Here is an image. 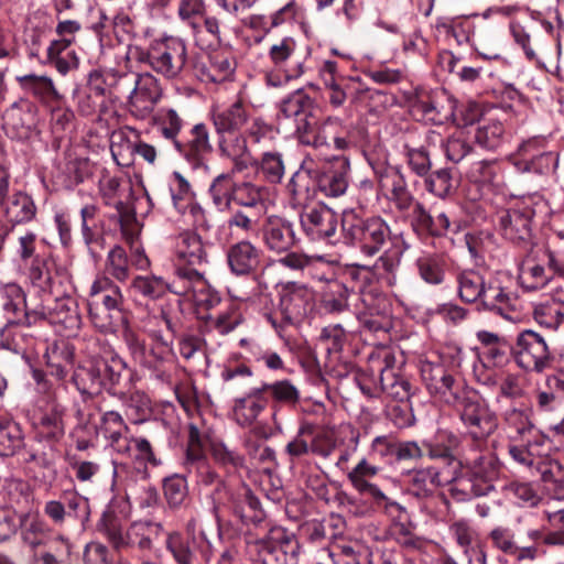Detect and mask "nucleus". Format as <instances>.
Segmentation results:
<instances>
[{
    "instance_id": "1",
    "label": "nucleus",
    "mask_w": 564,
    "mask_h": 564,
    "mask_svg": "<svg viewBox=\"0 0 564 564\" xmlns=\"http://www.w3.org/2000/svg\"><path fill=\"white\" fill-rule=\"evenodd\" d=\"M421 377L431 394L451 405L464 434L481 444L498 427V417L489 404L473 389L457 381L442 365L423 362Z\"/></svg>"
},
{
    "instance_id": "2",
    "label": "nucleus",
    "mask_w": 564,
    "mask_h": 564,
    "mask_svg": "<svg viewBox=\"0 0 564 564\" xmlns=\"http://www.w3.org/2000/svg\"><path fill=\"white\" fill-rule=\"evenodd\" d=\"M279 109L285 118H294V135L302 145L329 148L330 140L338 151H346L354 145L348 126L335 116L319 117L315 112L316 101L303 89H296L283 98Z\"/></svg>"
},
{
    "instance_id": "3",
    "label": "nucleus",
    "mask_w": 564,
    "mask_h": 564,
    "mask_svg": "<svg viewBox=\"0 0 564 564\" xmlns=\"http://www.w3.org/2000/svg\"><path fill=\"white\" fill-rule=\"evenodd\" d=\"M127 362L116 351L110 350L101 357H94L78 364L72 375V382L84 398H94L102 391L115 394Z\"/></svg>"
},
{
    "instance_id": "4",
    "label": "nucleus",
    "mask_w": 564,
    "mask_h": 564,
    "mask_svg": "<svg viewBox=\"0 0 564 564\" xmlns=\"http://www.w3.org/2000/svg\"><path fill=\"white\" fill-rule=\"evenodd\" d=\"M341 231L345 242L357 248L366 257L376 256L387 243L394 240L386 219L381 216L364 218L355 209L343 212Z\"/></svg>"
},
{
    "instance_id": "5",
    "label": "nucleus",
    "mask_w": 564,
    "mask_h": 564,
    "mask_svg": "<svg viewBox=\"0 0 564 564\" xmlns=\"http://www.w3.org/2000/svg\"><path fill=\"white\" fill-rule=\"evenodd\" d=\"M138 61L164 79H182L188 65L187 43L180 36L163 34L150 41L148 47L140 52Z\"/></svg>"
},
{
    "instance_id": "6",
    "label": "nucleus",
    "mask_w": 564,
    "mask_h": 564,
    "mask_svg": "<svg viewBox=\"0 0 564 564\" xmlns=\"http://www.w3.org/2000/svg\"><path fill=\"white\" fill-rule=\"evenodd\" d=\"M249 553L261 564H297L300 543L294 533L282 527H271L263 536L246 534Z\"/></svg>"
},
{
    "instance_id": "7",
    "label": "nucleus",
    "mask_w": 564,
    "mask_h": 564,
    "mask_svg": "<svg viewBox=\"0 0 564 564\" xmlns=\"http://www.w3.org/2000/svg\"><path fill=\"white\" fill-rule=\"evenodd\" d=\"M314 307V293L304 285L288 283L280 292L276 307L263 316L280 338H284L290 326L299 325Z\"/></svg>"
},
{
    "instance_id": "8",
    "label": "nucleus",
    "mask_w": 564,
    "mask_h": 564,
    "mask_svg": "<svg viewBox=\"0 0 564 564\" xmlns=\"http://www.w3.org/2000/svg\"><path fill=\"white\" fill-rule=\"evenodd\" d=\"M469 438L474 446L462 454V479L469 484L470 492L475 497L487 496L495 489L494 482L499 478L500 462L492 452L482 451L488 437L481 444Z\"/></svg>"
},
{
    "instance_id": "9",
    "label": "nucleus",
    "mask_w": 564,
    "mask_h": 564,
    "mask_svg": "<svg viewBox=\"0 0 564 564\" xmlns=\"http://www.w3.org/2000/svg\"><path fill=\"white\" fill-rule=\"evenodd\" d=\"M121 88L130 115L139 120L150 118L163 97L161 80L150 72H123Z\"/></svg>"
},
{
    "instance_id": "10",
    "label": "nucleus",
    "mask_w": 564,
    "mask_h": 564,
    "mask_svg": "<svg viewBox=\"0 0 564 564\" xmlns=\"http://www.w3.org/2000/svg\"><path fill=\"white\" fill-rule=\"evenodd\" d=\"M512 358L522 370L536 373L551 368L553 361L546 340L532 329L518 334L512 345Z\"/></svg>"
},
{
    "instance_id": "11",
    "label": "nucleus",
    "mask_w": 564,
    "mask_h": 564,
    "mask_svg": "<svg viewBox=\"0 0 564 564\" xmlns=\"http://www.w3.org/2000/svg\"><path fill=\"white\" fill-rule=\"evenodd\" d=\"M379 467L371 465L366 458H362L348 474V480L352 488L361 496L367 497L373 503L383 508L393 519L403 520L406 510L403 506L391 500L371 479L378 474Z\"/></svg>"
},
{
    "instance_id": "12",
    "label": "nucleus",
    "mask_w": 564,
    "mask_h": 564,
    "mask_svg": "<svg viewBox=\"0 0 564 564\" xmlns=\"http://www.w3.org/2000/svg\"><path fill=\"white\" fill-rule=\"evenodd\" d=\"M395 357L388 350L379 351L377 355L370 356L371 376L378 372V383L380 391L394 401L406 403L414 395L416 388L409 379L399 375L394 370Z\"/></svg>"
},
{
    "instance_id": "13",
    "label": "nucleus",
    "mask_w": 564,
    "mask_h": 564,
    "mask_svg": "<svg viewBox=\"0 0 564 564\" xmlns=\"http://www.w3.org/2000/svg\"><path fill=\"white\" fill-rule=\"evenodd\" d=\"M169 193L174 209L182 216H188L196 229L208 231L212 224L206 210L196 200L189 182L177 171L169 177Z\"/></svg>"
},
{
    "instance_id": "14",
    "label": "nucleus",
    "mask_w": 564,
    "mask_h": 564,
    "mask_svg": "<svg viewBox=\"0 0 564 564\" xmlns=\"http://www.w3.org/2000/svg\"><path fill=\"white\" fill-rule=\"evenodd\" d=\"M545 138L534 137L518 147L519 160L513 161L520 173H533L545 176L552 174L558 165V154L547 151Z\"/></svg>"
},
{
    "instance_id": "15",
    "label": "nucleus",
    "mask_w": 564,
    "mask_h": 564,
    "mask_svg": "<svg viewBox=\"0 0 564 564\" xmlns=\"http://www.w3.org/2000/svg\"><path fill=\"white\" fill-rule=\"evenodd\" d=\"M165 545L177 564H202L212 557V544L203 531L189 532L186 536L172 532Z\"/></svg>"
},
{
    "instance_id": "16",
    "label": "nucleus",
    "mask_w": 564,
    "mask_h": 564,
    "mask_svg": "<svg viewBox=\"0 0 564 564\" xmlns=\"http://www.w3.org/2000/svg\"><path fill=\"white\" fill-rule=\"evenodd\" d=\"M213 150L209 130L205 123L199 122L188 130L186 139L180 138L172 153L182 158L192 169L198 170L207 167Z\"/></svg>"
},
{
    "instance_id": "17",
    "label": "nucleus",
    "mask_w": 564,
    "mask_h": 564,
    "mask_svg": "<svg viewBox=\"0 0 564 564\" xmlns=\"http://www.w3.org/2000/svg\"><path fill=\"white\" fill-rule=\"evenodd\" d=\"M535 214L530 202H517L499 217L501 235L514 245H529L532 239V218Z\"/></svg>"
},
{
    "instance_id": "18",
    "label": "nucleus",
    "mask_w": 564,
    "mask_h": 564,
    "mask_svg": "<svg viewBox=\"0 0 564 564\" xmlns=\"http://www.w3.org/2000/svg\"><path fill=\"white\" fill-rule=\"evenodd\" d=\"M303 234L311 241H329L337 232V214L324 204L306 206L300 214Z\"/></svg>"
},
{
    "instance_id": "19",
    "label": "nucleus",
    "mask_w": 564,
    "mask_h": 564,
    "mask_svg": "<svg viewBox=\"0 0 564 564\" xmlns=\"http://www.w3.org/2000/svg\"><path fill=\"white\" fill-rule=\"evenodd\" d=\"M412 109L422 120L443 124L454 119L455 100L444 90L422 91L416 95Z\"/></svg>"
},
{
    "instance_id": "20",
    "label": "nucleus",
    "mask_w": 564,
    "mask_h": 564,
    "mask_svg": "<svg viewBox=\"0 0 564 564\" xmlns=\"http://www.w3.org/2000/svg\"><path fill=\"white\" fill-rule=\"evenodd\" d=\"M177 275L181 278V285L184 289V292L178 295L192 300L198 308L212 310L220 303L219 293L212 288L197 269L180 267Z\"/></svg>"
},
{
    "instance_id": "21",
    "label": "nucleus",
    "mask_w": 564,
    "mask_h": 564,
    "mask_svg": "<svg viewBox=\"0 0 564 564\" xmlns=\"http://www.w3.org/2000/svg\"><path fill=\"white\" fill-rule=\"evenodd\" d=\"M405 218L421 239L446 237L451 230V220L444 212L434 216L420 200L405 214Z\"/></svg>"
},
{
    "instance_id": "22",
    "label": "nucleus",
    "mask_w": 564,
    "mask_h": 564,
    "mask_svg": "<svg viewBox=\"0 0 564 564\" xmlns=\"http://www.w3.org/2000/svg\"><path fill=\"white\" fill-rule=\"evenodd\" d=\"M264 247L276 254L292 250L297 239L293 224L280 216H268L260 227Z\"/></svg>"
},
{
    "instance_id": "23",
    "label": "nucleus",
    "mask_w": 564,
    "mask_h": 564,
    "mask_svg": "<svg viewBox=\"0 0 564 564\" xmlns=\"http://www.w3.org/2000/svg\"><path fill=\"white\" fill-rule=\"evenodd\" d=\"M43 512L55 525L61 527L67 518L88 517V501L76 490H64L59 499L47 500L44 503Z\"/></svg>"
},
{
    "instance_id": "24",
    "label": "nucleus",
    "mask_w": 564,
    "mask_h": 564,
    "mask_svg": "<svg viewBox=\"0 0 564 564\" xmlns=\"http://www.w3.org/2000/svg\"><path fill=\"white\" fill-rule=\"evenodd\" d=\"M65 409L52 404L43 410L33 422L34 438L51 449L55 448L65 436Z\"/></svg>"
},
{
    "instance_id": "25",
    "label": "nucleus",
    "mask_w": 564,
    "mask_h": 564,
    "mask_svg": "<svg viewBox=\"0 0 564 564\" xmlns=\"http://www.w3.org/2000/svg\"><path fill=\"white\" fill-rule=\"evenodd\" d=\"M173 256L175 269L194 268L208 263V253L202 237L195 230H183L174 237Z\"/></svg>"
},
{
    "instance_id": "26",
    "label": "nucleus",
    "mask_w": 564,
    "mask_h": 564,
    "mask_svg": "<svg viewBox=\"0 0 564 564\" xmlns=\"http://www.w3.org/2000/svg\"><path fill=\"white\" fill-rule=\"evenodd\" d=\"M236 69L235 59L225 52H214L207 62H197L195 76L205 84H221L231 80Z\"/></svg>"
},
{
    "instance_id": "27",
    "label": "nucleus",
    "mask_w": 564,
    "mask_h": 564,
    "mask_svg": "<svg viewBox=\"0 0 564 564\" xmlns=\"http://www.w3.org/2000/svg\"><path fill=\"white\" fill-rule=\"evenodd\" d=\"M88 296V308H107L116 315L122 313V292L113 280L107 275L95 279L90 285Z\"/></svg>"
},
{
    "instance_id": "28",
    "label": "nucleus",
    "mask_w": 564,
    "mask_h": 564,
    "mask_svg": "<svg viewBox=\"0 0 564 564\" xmlns=\"http://www.w3.org/2000/svg\"><path fill=\"white\" fill-rule=\"evenodd\" d=\"M296 42L291 36H285L271 45L269 58L280 69L286 80L296 79L303 75V63L295 58Z\"/></svg>"
},
{
    "instance_id": "29",
    "label": "nucleus",
    "mask_w": 564,
    "mask_h": 564,
    "mask_svg": "<svg viewBox=\"0 0 564 564\" xmlns=\"http://www.w3.org/2000/svg\"><path fill=\"white\" fill-rule=\"evenodd\" d=\"M350 163L348 158L335 156L332 164L317 176L319 191L328 197H339L348 188V172Z\"/></svg>"
},
{
    "instance_id": "30",
    "label": "nucleus",
    "mask_w": 564,
    "mask_h": 564,
    "mask_svg": "<svg viewBox=\"0 0 564 564\" xmlns=\"http://www.w3.org/2000/svg\"><path fill=\"white\" fill-rule=\"evenodd\" d=\"M261 251L249 240H241L231 245L227 252V263L237 276H245L253 273L260 264Z\"/></svg>"
},
{
    "instance_id": "31",
    "label": "nucleus",
    "mask_w": 564,
    "mask_h": 564,
    "mask_svg": "<svg viewBox=\"0 0 564 564\" xmlns=\"http://www.w3.org/2000/svg\"><path fill=\"white\" fill-rule=\"evenodd\" d=\"M488 539L495 550L513 557L517 562L536 557V547L533 545H520L514 532L508 527H495L489 531Z\"/></svg>"
},
{
    "instance_id": "32",
    "label": "nucleus",
    "mask_w": 564,
    "mask_h": 564,
    "mask_svg": "<svg viewBox=\"0 0 564 564\" xmlns=\"http://www.w3.org/2000/svg\"><path fill=\"white\" fill-rule=\"evenodd\" d=\"M130 289L135 294L149 300H159L167 292L176 295L184 292L181 278L177 275V268L174 270V278L171 282H166L162 276L154 274L137 275L133 278Z\"/></svg>"
},
{
    "instance_id": "33",
    "label": "nucleus",
    "mask_w": 564,
    "mask_h": 564,
    "mask_svg": "<svg viewBox=\"0 0 564 564\" xmlns=\"http://www.w3.org/2000/svg\"><path fill=\"white\" fill-rule=\"evenodd\" d=\"M28 276L34 292L46 296L55 293L57 269L51 256H35L30 264Z\"/></svg>"
},
{
    "instance_id": "34",
    "label": "nucleus",
    "mask_w": 564,
    "mask_h": 564,
    "mask_svg": "<svg viewBox=\"0 0 564 564\" xmlns=\"http://www.w3.org/2000/svg\"><path fill=\"white\" fill-rule=\"evenodd\" d=\"M454 478L436 466L412 470L409 474L410 491L416 497H427L438 487L452 482Z\"/></svg>"
},
{
    "instance_id": "35",
    "label": "nucleus",
    "mask_w": 564,
    "mask_h": 564,
    "mask_svg": "<svg viewBox=\"0 0 564 564\" xmlns=\"http://www.w3.org/2000/svg\"><path fill=\"white\" fill-rule=\"evenodd\" d=\"M268 402L272 404V420L278 423V413L282 408L294 409L301 399L300 390L288 379L278 380L272 383H262L260 387Z\"/></svg>"
},
{
    "instance_id": "36",
    "label": "nucleus",
    "mask_w": 564,
    "mask_h": 564,
    "mask_svg": "<svg viewBox=\"0 0 564 564\" xmlns=\"http://www.w3.org/2000/svg\"><path fill=\"white\" fill-rule=\"evenodd\" d=\"M267 404L268 397L263 395L260 388H251L246 395L235 399L232 417L238 425L248 427L252 425Z\"/></svg>"
},
{
    "instance_id": "37",
    "label": "nucleus",
    "mask_w": 564,
    "mask_h": 564,
    "mask_svg": "<svg viewBox=\"0 0 564 564\" xmlns=\"http://www.w3.org/2000/svg\"><path fill=\"white\" fill-rule=\"evenodd\" d=\"M152 122L161 141L172 150L185 127L183 117L174 108L162 107L153 115Z\"/></svg>"
},
{
    "instance_id": "38",
    "label": "nucleus",
    "mask_w": 564,
    "mask_h": 564,
    "mask_svg": "<svg viewBox=\"0 0 564 564\" xmlns=\"http://www.w3.org/2000/svg\"><path fill=\"white\" fill-rule=\"evenodd\" d=\"M210 119L216 134L241 131L249 122L250 115L241 100H237L224 109L213 110Z\"/></svg>"
},
{
    "instance_id": "39",
    "label": "nucleus",
    "mask_w": 564,
    "mask_h": 564,
    "mask_svg": "<svg viewBox=\"0 0 564 564\" xmlns=\"http://www.w3.org/2000/svg\"><path fill=\"white\" fill-rule=\"evenodd\" d=\"M516 301L517 297L513 293L508 292L496 280H489L486 284L479 304L484 310L510 319V313L514 311Z\"/></svg>"
},
{
    "instance_id": "40",
    "label": "nucleus",
    "mask_w": 564,
    "mask_h": 564,
    "mask_svg": "<svg viewBox=\"0 0 564 564\" xmlns=\"http://www.w3.org/2000/svg\"><path fill=\"white\" fill-rule=\"evenodd\" d=\"M346 278L351 283L348 288L350 293L356 294V301H360V304L375 310L377 294H380V292L376 288L371 286L373 281V272L371 268L357 265L346 272Z\"/></svg>"
},
{
    "instance_id": "41",
    "label": "nucleus",
    "mask_w": 564,
    "mask_h": 564,
    "mask_svg": "<svg viewBox=\"0 0 564 564\" xmlns=\"http://www.w3.org/2000/svg\"><path fill=\"white\" fill-rule=\"evenodd\" d=\"M19 530L21 541L32 550L44 545L47 542V535L52 532L39 512L29 511L19 514Z\"/></svg>"
},
{
    "instance_id": "42",
    "label": "nucleus",
    "mask_w": 564,
    "mask_h": 564,
    "mask_svg": "<svg viewBox=\"0 0 564 564\" xmlns=\"http://www.w3.org/2000/svg\"><path fill=\"white\" fill-rule=\"evenodd\" d=\"M100 432L109 444L119 453H129V427L117 411H107L100 420Z\"/></svg>"
},
{
    "instance_id": "43",
    "label": "nucleus",
    "mask_w": 564,
    "mask_h": 564,
    "mask_svg": "<svg viewBox=\"0 0 564 564\" xmlns=\"http://www.w3.org/2000/svg\"><path fill=\"white\" fill-rule=\"evenodd\" d=\"M217 145L220 155L230 159L238 171L247 167L250 152L247 137L241 131L217 134Z\"/></svg>"
},
{
    "instance_id": "44",
    "label": "nucleus",
    "mask_w": 564,
    "mask_h": 564,
    "mask_svg": "<svg viewBox=\"0 0 564 564\" xmlns=\"http://www.w3.org/2000/svg\"><path fill=\"white\" fill-rule=\"evenodd\" d=\"M123 72L109 69H94L88 74V90L94 93L95 97L104 98L106 95L121 98V83Z\"/></svg>"
},
{
    "instance_id": "45",
    "label": "nucleus",
    "mask_w": 564,
    "mask_h": 564,
    "mask_svg": "<svg viewBox=\"0 0 564 564\" xmlns=\"http://www.w3.org/2000/svg\"><path fill=\"white\" fill-rule=\"evenodd\" d=\"M20 88L42 102H59L64 98L54 86L53 80L45 75L26 74L17 76Z\"/></svg>"
},
{
    "instance_id": "46",
    "label": "nucleus",
    "mask_w": 564,
    "mask_h": 564,
    "mask_svg": "<svg viewBox=\"0 0 564 564\" xmlns=\"http://www.w3.org/2000/svg\"><path fill=\"white\" fill-rule=\"evenodd\" d=\"M376 308L371 310L364 304H354L356 315L362 326L372 333L389 332L391 328V319L386 313V300L382 294H377Z\"/></svg>"
},
{
    "instance_id": "47",
    "label": "nucleus",
    "mask_w": 564,
    "mask_h": 564,
    "mask_svg": "<svg viewBox=\"0 0 564 564\" xmlns=\"http://www.w3.org/2000/svg\"><path fill=\"white\" fill-rule=\"evenodd\" d=\"M243 321L240 308L236 304H230L216 315L209 314L203 317V333L216 332L221 336H226L241 325Z\"/></svg>"
},
{
    "instance_id": "48",
    "label": "nucleus",
    "mask_w": 564,
    "mask_h": 564,
    "mask_svg": "<svg viewBox=\"0 0 564 564\" xmlns=\"http://www.w3.org/2000/svg\"><path fill=\"white\" fill-rule=\"evenodd\" d=\"M503 421L508 429L514 432V438L531 442H545L544 435L531 422L529 414L522 410L512 408L503 413Z\"/></svg>"
},
{
    "instance_id": "49",
    "label": "nucleus",
    "mask_w": 564,
    "mask_h": 564,
    "mask_svg": "<svg viewBox=\"0 0 564 564\" xmlns=\"http://www.w3.org/2000/svg\"><path fill=\"white\" fill-rule=\"evenodd\" d=\"M3 127L14 138H28L33 127V113L19 102L11 105L3 113Z\"/></svg>"
},
{
    "instance_id": "50",
    "label": "nucleus",
    "mask_w": 564,
    "mask_h": 564,
    "mask_svg": "<svg viewBox=\"0 0 564 564\" xmlns=\"http://www.w3.org/2000/svg\"><path fill=\"white\" fill-rule=\"evenodd\" d=\"M415 265L420 278L425 283L440 285L445 281L447 261L443 254L425 252L416 259Z\"/></svg>"
},
{
    "instance_id": "51",
    "label": "nucleus",
    "mask_w": 564,
    "mask_h": 564,
    "mask_svg": "<svg viewBox=\"0 0 564 564\" xmlns=\"http://www.w3.org/2000/svg\"><path fill=\"white\" fill-rule=\"evenodd\" d=\"M54 305L51 308L47 322L51 324L62 325L70 332L80 327V315L78 313L77 303L69 296L55 297Z\"/></svg>"
},
{
    "instance_id": "52",
    "label": "nucleus",
    "mask_w": 564,
    "mask_h": 564,
    "mask_svg": "<svg viewBox=\"0 0 564 564\" xmlns=\"http://www.w3.org/2000/svg\"><path fill=\"white\" fill-rule=\"evenodd\" d=\"M25 293L17 283L4 284L0 290V303L10 325L22 324Z\"/></svg>"
},
{
    "instance_id": "53",
    "label": "nucleus",
    "mask_w": 564,
    "mask_h": 564,
    "mask_svg": "<svg viewBox=\"0 0 564 564\" xmlns=\"http://www.w3.org/2000/svg\"><path fill=\"white\" fill-rule=\"evenodd\" d=\"M43 546V551L35 554L39 564H70L72 543L66 536L57 534Z\"/></svg>"
},
{
    "instance_id": "54",
    "label": "nucleus",
    "mask_w": 564,
    "mask_h": 564,
    "mask_svg": "<svg viewBox=\"0 0 564 564\" xmlns=\"http://www.w3.org/2000/svg\"><path fill=\"white\" fill-rule=\"evenodd\" d=\"M24 445V435L19 423L0 416V456L15 455Z\"/></svg>"
},
{
    "instance_id": "55",
    "label": "nucleus",
    "mask_w": 564,
    "mask_h": 564,
    "mask_svg": "<svg viewBox=\"0 0 564 564\" xmlns=\"http://www.w3.org/2000/svg\"><path fill=\"white\" fill-rule=\"evenodd\" d=\"M458 296L463 302H479L488 281L476 270H464L456 276Z\"/></svg>"
},
{
    "instance_id": "56",
    "label": "nucleus",
    "mask_w": 564,
    "mask_h": 564,
    "mask_svg": "<svg viewBox=\"0 0 564 564\" xmlns=\"http://www.w3.org/2000/svg\"><path fill=\"white\" fill-rule=\"evenodd\" d=\"M534 321L542 327L555 330L564 322V303L554 292L550 301L540 303L533 310Z\"/></svg>"
},
{
    "instance_id": "57",
    "label": "nucleus",
    "mask_w": 564,
    "mask_h": 564,
    "mask_svg": "<svg viewBox=\"0 0 564 564\" xmlns=\"http://www.w3.org/2000/svg\"><path fill=\"white\" fill-rule=\"evenodd\" d=\"M264 188L251 182L236 183L232 204L240 208H248L258 212L264 210Z\"/></svg>"
},
{
    "instance_id": "58",
    "label": "nucleus",
    "mask_w": 564,
    "mask_h": 564,
    "mask_svg": "<svg viewBox=\"0 0 564 564\" xmlns=\"http://www.w3.org/2000/svg\"><path fill=\"white\" fill-rule=\"evenodd\" d=\"M161 529L160 524L151 522H134L126 531L124 550L138 549L149 551L152 549V535Z\"/></svg>"
},
{
    "instance_id": "59",
    "label": "nucleus",
    "mask_w": 564,
    "mask_h": 564,
    "mask_svg": "<svg viewBox=\"0 0 564 564\" xmlns=\"http://www.w3.org/2000/svg\"><path fill=\"white\" fill-rule=\"evenodd\" d=\"M236 183L229 173H221L213 180L208 193L218 210L231 209Z\"/></svg>"
},
{
    "instance_id": "60",
    "label": "nucleus",
    "mask_w": 564,
    "mask_h": 564,
    "mask_svg": "<svg viewBox=\"0 0 564 564\" xmlns=\"http://www.w3.org/2000/svg\"><path fill=\"white\" fill-rule=\"evenodd\" d=\"M206 11L205 0H178L177 17L185 26L192 30L194 35L202 32V21Z\"/></svg>"
},
{
    "instance_id": "61",
    "label": "nucleus",
    "mask_w": 564,
    "mask_h": 564,
    "mask_svg": "<svg viewBox=\"0 0 564 564\" xmlns=\"http://www.w3.org/2000/svg\"><path fill=\"white\" fill-rule=\"evenodd\" d=\"M97 531L117 550H124L126 531L120 518L112 510H105L97 523Z\"/></svg>"
},
{
    "instance_id": "62",
    "label": "nucleus",
    "mask_w": 564,
    "mask_h": 564,
    "mask_svg": "<svg viewBox=\"0 0 564 564\" xmlns=\"http://www.w3.org/2000/svg\"><path fill=\"white\" fill-rule=\"evenodd\" d=\"M209 453L215 464L227 474H234L245 466V457L229 448L223 441H213L209 445Z\"/></svg>"
},
{
    "instance_id": "63",
    "label": "nucleus",
    "mask_w": 564,
    "mask_h": 564,
    "mask_svg": "<svg viewBox=\"0 0 564 564\" xmlns=\"http://www.w3.org/2000/svg\"><path fill=\"white\" fill-rule=\"evenodd\" d=\"M6 216L13 225L28 223L35 216L36 208L32 198L25 193H15L6 206Z\"/></svg>"
},
{
    "instance_id": "64",
    "label": "nucleus",
    "mask_w": 564,
    "mask_h": 564,
    "mask_svg": "<svg viewBox=\"0 0 564 564\" xmlns=\"http://www.w3.org/2000/svg\"><path fill=\"white\" fill-rule=\"evenodd\" d=\"M31 295L29 299L25 297L24 311L22 316V324L31 326L40 321H47L52 306L53 295H44L43 293H36Z\"/></svg>"
}]
</instances>
